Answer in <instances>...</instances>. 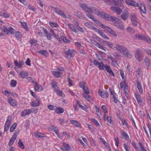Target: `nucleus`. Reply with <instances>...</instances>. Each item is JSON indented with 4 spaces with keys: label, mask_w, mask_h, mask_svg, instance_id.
<instances>
[{
    "label": "nucleus",
    "mask_w": 151,
    "mask_h": 151,
    "mask_svg": "<svg viewBox=\"0 0 151 151\" xmlns=\"http://www.w3.org/2000/svg\"><path fill=\"white\" fill-rule=\"evenodd\" d=\"M1 30L4 32L6 35H7L9 32L12 34H14L16 32L15 30L11 27H9L8 29L5 26H3L1 27Z\"/></svg>",
    "instance_id": "nucleus-1"
},
{
    "label": "nucleus",
    "mask_w": 151,
    "mask_h": 151,
    "mask_svg": "<svg viewBox=\"0 0 151 151\" xmlns=\"http://www.w3.org/2000/svg\"><path fill=\"white\" fill-rule=\"evenodd\" d=\"M12 120V116H8L4 126V131L5 132L7 131L9 129V126L11 123Z\"/></svg>",
    "instance_id": "nucleus-2"
},
{
    "label": "nucleus",
    "mask_w": 151,
    "mask_h": 151,
    "mask_svg": "<svg viewBox=\"0 0 151 151\" xmlns=\"http://www.w3.org/2000/svg\"><path fill=\"white\" fill-rule=\"evenodd\" d=\"M126 3L131 6L139 7L138 0H126Z\"/></svg>",
    "instance_id": "nucleus-3"
},
{
    "label": "nucleus",
    "mask_w": 151,
    "mask_h": 151,
    "mask_svg": "<svg viewBox=\"0 0 151 151\" xmlns=\"http://www.w3.org/2000/svg\"><path fill=\"white\" fill-rule=\"evenodd\" d=\"M131 20L133 25L137 26L138 22V19L136 15L134 14H131L130 15Z\"/></svg>",
    "instance_id": "nucleus-4"
},
{
    "label": "nucleus",
    "mask_w": 151,
    "mask_h": 151,
    "mask_svg": "<svg viewBox=\"0 0 151 151\" xmlns=\"http://www.w3.org/2000/svg\"><path fill=\"white\" fill-rule=\"evenodd\" d=\"M114 48L115 50L118 51L122 53H123L124 51L126 50L127 49L124 46L119 44H117L116 45V47H114Z\"/></svg>",
    "instance_id": "nucleus-5"
},
{
    "label": "nucleus",
    "mask_w": 151,
    "mask_h": 151,
    "mask_svg": "<svg viewBox=\"0 0 151 151\" xmlns=\"http://www.w3.org/2000/svg\"><path fill=\"white\" fill-rule=\"evenodd\" d=\"M135 56L136 59L140 62L142 60V56L141 51L139 49H137L135 51Z\"/></svg>",
    "instance_id": "nucleus-6"
},
{
    "label": "nucleus",
    "mask_w": 151,
    "mask_h": 151,
    "mask_svg": "<svg viewBox=\"0 0 151 151\" xmlns=\"http://www.w3.org/2000/svg\"><path fill=\"white\" fill-rule=\"evenodd\" d=\"M95 14L100 17L101 18L106 19L107 17H108V14L104 12H103L100 11L97 9V11H96Z\"/></svg>",
    "instance_id": "nucleus-7"
},
{
    "label": "nucleus",
    "mask_w": 151,
    "mask_h": 151,
    "mask_svg": "<svg viewBox=\"0 0 151 151\" xmlns=\"http://www.w3.org/2000/svg\"><path fill=\"white\" fill-rule=\"evenodd\" d=\"M115 6H118L122 9H123V3L124 0H112Z\"/></svg>",
    "instance_id": "nucleus-8"
},
{
    "label": "nucleus",
    "mask_w": 151,
    "mask_h": 151,
    "mask_svg": "<svg viewBox=\"0 0 151 151\" xmlns=\"http://www.w3.org/2000/svg\"><path fill=\"white\" fill-rule=\"evenodd\" d=\"M54 11L56 14L62 16L63 18H67L66 15L64 14L63 10L57 8H54Z\"/></svg>",
    "instance_id": "nucleus-9"
},
{
    "label": "nucleus",
    "mask_w": 151,
    "mask_h": 151,
    "mask_svg": "<svg viewBox=\"0 0 151 151\" xmlns=\"http://www.w3.org/2000/svg\"><path fill=\"white\" fill-rule=\"evenodd\" d=\"M18 134V132H15L14 134L12 137L10 139L9 143V145L10 146L14 143V141L16 139L17 134Z\"/></svg>",
    "instance_id": "nucleus-10"
},
{
    "label": "nucleus",
    "mask_w": 151,
    "mask_h": 151,
    "mask_svg": "<svg viewBox=\"0 0 151 151\" xmlns=\"http://www.w3.org/2000/svg\"><path fill=\"white\" fill-rule=\"evenodd\" d=\"M114 24L115 26L121 30H124V27L123 22L121 20H119L116 22Z\"/></svg>",
    "instance_id": "nucleus-11"
},
{
    "label": "nucleus",
    "mask_w": 151,
    "mask_h": 151,
    "mask_svg": "<svg viewBox=\"0 0 151 151\" xmlns=\"http://www.w3.org/2000/svg\"><path fill=\"white\" fill-rule=\"evenodd\" d=\"M74 52V51L73 50L69 49L65 52L66 55L65 57L67 58H70L73 56V53Z\"/></svg>",
    "instance_id": "nucleus-12"
},
{
    "label": "nucleus",
    "mask_w": 151,
    "mask_h": 151,
    "mask_svg": "<svg viewBox=\"0 0 151 151\" xmlns=\"http://www.w3.org/2000/svg\"><path fill=\"white\" fill-rule=\"evenodd\" d=\"M35 87V91H39L43 90V88L40 85L38 84L36 82L32 81Z\"/></svg>",
    "instance_id": "nucleus-13"
},
{
    "label": "nucleus",
    "mask_w": 151,
    "mask_h": 151,
    "mask_svg": "<svg viewBox=\"0 0 151 151\" xmlns=\"http://www.w3.org/2000/svg\"><path fill=\"white\" fill-rule=\"evenodd\" d=\"M104 29L107 31L108 32L113 36L115 37H117V35L114 31L109 27L106 26V27H105Z\"/></svg>",
    "instance_id": "nucleus-14"
},
{
    "label": "nucleus",
    "mask_w": 151,
    "mask_h": 151,
    "mask_svg": "<svg viewBox=\"0 0 151 151\" xmlns=\"http://www.w3.org/2000/svg\"><path fill=\"white\" fill-rule=\"evenodd\" d=\"M97 11V8L94 6L88 7L87 8L86 12L90 13H93L95 14L96 12Z\"/></svg>",
    "instance_id": "nucleus-15"
},
{
    "label": "nucleus",
    "mask_w": 151,
    "mask_h": 151,
    "mask_svg": "<svg viewBox=\"0 0 151 151\" xmlns=\"http://www.w3.org/2000/svg\"><path fill=\"white\" fill-rule=\"evenodd\" d=\"M48 129L50 131L55 132V133L57 135L58 137L60 139L61 138L60 135L58 132V129L57 127L52 126H51L48 127Z\"/></svg>",
    "instance_id": "nucleus-16"
},
{
    "label": "nucleus",
    "mask_w": 151,
    "mask_h": 151,
    "mask_svg": "<svg viewBox=\"0 0 151 151\" xmlns=\"http://www.w3.org/2000/svg\"><path fill=\"white\" fill-rule=\"evenodd\" d=\"M85 25L86 26L88 27L89 28L93 29L96 32L97 30H95V29H98L93 27V23L92 22H86L85 23Z\"/></svg>",
    "instance_id": "nucleus-17"
},
{
    "label": "nucleus",
    "mask_w": 151,
    "mask_h": 151,
    "mask_svg": "<svg viewBox=\"0 0 151 151\" xmlns=\"http://www.w3.org/2000/svg\"><path fill=\"white\" fill-rule=\"evenodd\" d=\"M134 95L138 104L140 105H141L143 101L141 99L140 96L138 93H135Z\"/></svg>",
    "instance_id": "nucleus-18"
},
{
    "label": "nucleus",
    "mask_w": 151,
    "mask_h": 151,
    "mask_svg": "<svg viewBox=\"0 0 151 151\" xmlns=\"http://www.w3.org/2000/svg\"><path fill=\"white\" fill-rule=\"evenodd\" d=\"M119 7H112L111 9L112 11L114 12H116L118 14H120L122 12V10L123 9H122V8Z\"/></svg>",
    "instance_id": "nucleus-19"
},
{
    "label": "nucleus",
    "mask_w": 151,
    "mask_h": 151,
    "mask_svg": "<svg viewBox=\"0 0 151 151\" xmlns=\"http://www.w3.org/2000/svg\"><path fill=\"white\" fill-rule=\"evenodd\" d=\"M105 68L107 71V72L109 73V76L111 77L112 75H113V76H114V73L112 70L110 68V67L109 66L106 65Z\"/></svg>",
    "instance_id": "nucleus-20"
},
{
    "label": "nucleus",
    "mask_w": 151,
    "mask_h": 151,
    "mask_svg": "<svg viewBox=\"0 0 151 151\" xmlns=\"http://www.w3.org/2000/svg\"><path fill=\"white\" fill-rule=\"evenodd\" d=\"M95 30H97L96 32H98L103 38L107 40L109 39V38L101 31L99 29Z\"/></svg>",
    "instance_id": "nucleus-21"
},
{
    "label": "nucleus",
    "mask_w": 151,
    "mask_h": 151,
    "mask_svg": "<svg viewBox=\"0 0 151 151\" xmlns=\"http://www.w3.org/2000/svg\"><path fill=\"white\" fill-rule=\"evenodd\" d=\"M40 100L39 99H36L35 101L32 102L31 106L33 107H37L39 106L40 104Z\"/></svg>",
    "instance_id": "nucleus-22"
},
{
    "label": "nucleus",
    "mask_w": 151,
    "mask_h": 151,
    "mask_svg": "<svg viewBox=\"0 0 151 151\" xmlns=\"http://www.w3.org/2000/svg\"><path fill=\"white\" fill-rule=\"evenodd\" d=\"M64 147L65 149L60 147V149L63 151H66L68 150H70L71 149V147L69 146V145L67 144L66 143H64L63 144Z\"/></svg>",
    "instance_id": "nucleus-23"
},
{
    "label": "nucleus",
    "mask_w": 151,
    "mask_h": 151,
    "mask_svg": "<svg viewBox=\"0 0 151 151\" xmlns=\"http://www.w3.org/2000/svg\"><path fill=\"white\" fill-rule=\"evenodd\" d=\"M8 102L12 106H17V101L11 98H9Z\"/></svg>",
    "instance_id": "nucleus-24"
},
{
    "label": "nucleus",
    "mask_w": 151,
    "mask_h": 151,
    "mask_svg": "<svg viewBox=\"0 0 151 151\" xmlns=\"http://www.w3.org/2000/svg\"><path fill=\"white\" fill-rule=\"evenodd\" d=\"M68 26L70 29L73 32L75 33H77L78 31L75 27V26L71 24H68Z\"/></svg>",
    "instance_id": "nucleus-25"
},
{
    "label": "nucleus",
    "mask_w": 151,
    "mask_h": 151,
    "mask_svg": "<svg viewBox=\"0 0 151 151\" xmlns=\"http://www.w3.org/2000/svg\"><path fill=\"white\" fill-rule=\"evenodd\" d=\"M137 87L139 93L142 94L143 93V89L141 84L138 81H137Z\"/></svg>",
    "instance_id": "nucleus-26"
},
{
    "label": "nucleus",
    "mask_w": 151,
    "mask_h": 151,
    "mask_svg": "<svg viewBox=\"0 0 151 151\" xmlns=\"http://www.w3.org/2000/svg\"><path fill=\"white\" fill-rule=\"evenodd\" d=\"M14 64L18 68H22V66L23 65L24 63L23 61H20L18 63L16 60H14Z\"/></svg>",
    "instance_id": "nucleus-27"
},
{
    "label": "nucleus",
    "mask_w": 151,
    "mask_h": 151,
    "mask_svg": "<svg viewBox=\"0 0 151 151\" xmlns=\"http://www.w3.org/2000/svg\"><path fill=\"white\" fill-rule=\"evenodd\" d=\"M93 21L95 22L97 24L99 25V26H101V27L104 29L105 27L106 26L102 24L101 22L96 19H94Z\"/></svg>",
    "instance_id": "nucleus-28"
},
{
    "label": "nucleus",
    "mask_w": 151,
    "mask_h": 151,
    "mask_svg": "<svg viewBox=\"0 0 151 151\" xmlns=\"http://www.w3.org/2000/svg\"><path fill=\"white\" fill-rule=\"evenodd\" d=\"M139 9L141 13L145 14L146 12V10L144 5L142 4L140 6H139Z\"/></svg>",
    "instance_id": "nucleus-29"
},
{
    "label": "nucleus",
    "mask_w": 151,
    "mask_h": 151,
    "mask_svg": "<svg viewBox=\"0 0 151 151\" xmlns=\"http://www.w3.org/2000/svg\"><path fill=\"white\" fill-rule=\"evenodd\" d=\"M34 135V136L37 138H42L45 137L44 135L40 132L35 133Z\"/></svg>",
    "instance_id": "nucleus-30"
},
{
    "label": "nucleus",
    "mask_w": 151,
    "mask_h": 151,
    "mask_svg": "<svg viewBox=\"0 0 151 151\" xmlns=\"http://www.w3.org/2000/svg\"><path fill=\"white\" fill-rule=\"evenodd\" d=\"M144 36L141 34H136L134 35V38L135 40L139 39L142 40L143 39Z\"/></svg>",
    "instance_id": "nucleus-31"
},
{
    "label": "nucleus",
    "mask_w": 151,
    "mask_h": 151,
    "mask_svg": "<svg viewBox=\"0 0 151 151\" xmlns=\"http://www.w3.org/2000/svg\"><path fill=\"white\" fill-rule=\"evenodd\" d=\"M55 112L57 114H61L64 112V109L61 107L57 108L55 109Z\"/></svg>",
    "instance_id": "nucleus-32"
},
{
    "label": "nucleus",
    "mask_w": 151,
    "mask_h": 151,
    "mask_svg": "<svg viewBox=\"0 0 151 151\" xmlns=\"http://www.w3.org/2000/svg\"><path fill=\"white\" fill-rule=\"evenodd\" d=\"M117 19L116 17H113L108 14V17H106V19L113 22L116 21Z\"/></svg>",
    "instance_id": "nucleus-33"
},
{
    "label": "nucleus",
    "mask_w": 151,
    "mask_h": 151,
    "mask_svg": "<svg viewBox=\"0 0 151 151\" xmlns=\"http://www.w3.org/2000/svg\"><path fill=\"white\" fill-rule=\"evenodd\" d=\"M105 43L110 48L114 50V47H116V45H115L114 44L107 41L105 42Z\"/></svg>",
    "instance_id": "nucleus-34"
},
{
    "label": "nucleus",
    "mask_w": 151,
    "mask_h": 151,
    "mask_svg": "<svg viewBox=\"0 0 151 151\" xmlns=\"http://www.w3.org/2000/svg\"><path fill=\"white\" fill-rule=\"evenodd\" d=\"M70 123L76 125L77 127H80L81 125L80 123L78 122L77 121L74 120H71L70 121Z\"/></svg>",
    "instance_id": "nucleus-35"
},
{
    "label": "nucleus",
    "mask_w": 151,
    "mask_h": 151,
    "mask_svg": "<svg viewBox=\"0 0 151 151\" xmlns=\"http://www.w3.org/2000/svg\"><path fill=\"white\" fill-rule=\"evenodd\" d=\"M19 74L20 77L22 78H25L28 75V73L25 71L19 72Z\"/></svg>",
    "instance_id": "nucleus-36"
},
{
    "label": "nucleus",
    "mask_w": 151,
    "mask_h": 151,
    "mask_svg": "<svg viewBox=\"0 0 151 151\" xmlns=\"http://www.w3.org/2000/svg\"><path fill=\"white\" fill-rule=\"evenodd\" d=\"M121 19L124 21H125L127 20L128 17V14L126 13L122 14L121 15Z\"/></svg>",
    "instance_id": "nucleus-37"
},
{
    "label": "nucleus",
    "mask_w": 151,
    "mask_h": 151,
    "mask_svg": "<svg viewBox=\"0 0 151 151\" xmlns=\"http://www.w3.org/2000/svg\"><path fill=\"white\" fill-rule=\"evenodd\" d=\"M144 62L145 63V65L146 67L147 68L149 67L150 65V60L147 57H146L145 59Z\"/></svg>",
    "instance_id": "nucleus-38"
},
{
    "label": "nucleus",
    "mask_w": 151,
    "mask_h": 151,
    "mask_svg": "<svg viewBox=\"0 0 151 151\" xmlns=\"http://www.w3.org/2000/svg\"><path fill=\"white\" fill-rule=\"evenodd\" d=\"M123 53L126 56H127L128 58L130 59L131 58L132 56L129 52L128 50L127 49H126V50L124 51V52Z\"/></svg>",
    "instance_id": "nucleus-39"
},
{
    "label": "nucleus",
    "mask_w": 151,
    "mask_h": 151,
    "mask_svg": "<svg viewBox=\"0 0 151 151\" xmlns=\"http://www.w3.org/2000/svg\"><path fill=\"white\" fill-rule=\"evenodd\" d=\"M18 143V146L20 148L22 149H24V145L23 144L22 142V141L21 139H19Z\"/></svg>",
    "instance_id": "nucleus-40"
},
{
    "label": "nucleus",
    "mask_w": 151,
    "mask_h": 151,
    "mask_svg": "<svg viewBox=\"0 0 151 151\" xmlns=\"http://www.w3.org/2000/svg\"><path fill=\"white\" fill-rule=\"evenodd\" d=\"M21 25L22 27L24 28L25 30L27 31H29L28 27L27 25L26 22H23L21 23Z\"/></svg>",
    "instance_id": "nucleus-41"
},
{
    "label": "nucleus",
    "mask_w": 151,
    "mask_h": 151,
    "mask_svg": "<svg viewBox=\"0 0 151 151\" xmlns=\"http://www.w3.org/2000/svg\"><path fill=\"white\" fill-rule=\"evenodd\" d=\"M83 96L88 101H90L91 100V97L90 96V95L86 94H83Z\"/></svg>",
    "instance_id": "nucleus-42"
},
{
    "label": "nucleus",
    "mask_w": 151,
    "mask_h": 151,
    "mask_svg": "<svg viewBox=\"0 0 151 151\" xmlns=\"http://www.w3.org/2000/svg\"><path fill=\"white\" fill-rule=\"evenodd\" d=\"M17 125V123H15L12 125V126L10 129V132H13L15 129H16V125Z\"/></svg>",
    "instance_id": "nucleus-43"
},
{
    "label": "nucleus",
    "mask_w": 151,
    "mask_h": 151,
    "mask_svg": "<svg viewBox=\"0 0 151 151\" xmlns=\"http://www.w3.org/2000/svg\"><path fill=\"white\" fill-rule=\"evenodd\" d=\"M52 74L55 77L59 78L61 76V75L58 71H52Z\"/></svg>",
    "instance_id": "nucleus-44"
},
{
    "label": "nucleus",
    "mask_w": 151,
    "mask_h": 151,
    "mask_svg": "<svg viewBox=\"0 0 151 151\" xmlns=\"http://www.w3.org/2000/svg\"><path fill=\"white\" fill-rule=\"evenodd\" d=\"M122 135L126 140H129V136L125 131L123 132L122 133Z\"/></svg>",
    "instance_id": "nucleus-45"
},
{
    "label": "nucleus",
    "mask_w": 151,
    "mask_h": 151,
    "mask_svg": "<svg viewBox=\"0 0 151 151\" xmlns=\"http://www.w3.org/2000/svg\"><path fill=\"white\" fill-rule=\"evenodd\" d=\"M50 25L53 27H58L59 25L58 24L55 22H50L49 23Z\"/></svg>",
    "instance_id": "nucleus-46"
},
{
    "label": "nucleus",
    "mask_w": 151,
    "mask_h": 151,
    "mask_svg": "<svg viewBox=\"0 0 151 151\" xmlns=\"http://www.w3.org/2000/svg\"><path fill=\"white\" fill-rule=\"evenodd\" d=\"M127 30L131 33L133 34L135 32V30L130 27H129L127 29Z\"/></svg>",
    "instance_id": "nucleus-47"
},
{
    "label": "nucleus",
    "mask_w": 151,
    "mask_h": 151,
    "mask_svg": "<svg viewBox=\"0 0 151 151\" xmlns=\"http://www.w3.org/2000/svg\"><path fill=\"white\" fill-rule=\"evenodd\" d=\"M14 34L15 35L16 38H19L22 35L21 32L18 31H16Z\"/></svg>",
    "instance_id": "nucleus-48"
},
{
    "label": "nucleus",
    "mask_w": 151,
    "mask_h": 151,
    "mask_svg": "<svg viewBox=\"0 0 151 151\" xmlns=\"http://www.w3.org/2000/svg\"><path fill=\"white\" fill-rule=\"evenodd\" d=\"M106 65H104L102 62H101L100 63L99 65H98V68L100 70H103L104 68H105V67Z\"/></svg>",
    "instance_id": "nucleus-49"
},
{
    "label": "nucleus",
    "mask_w": 151,
    "mask_h": 151,
    "mask_svg": "<svg viewBox=\"0 0 151 151\" xmlns=\"http://www.w3.org/2000/svg\"><path fill=\"white\" fill-rule=\"evenodd\" d=\"M17 84V82L16 81L14 80H11L10 83V85L11 86L13 87H15Z\"/></svg>",
    "instance_id": "nucleus-50"
},
{
    "label": "nucleus",
    "mask_w": 151,
    "mask_h": 151,
    "mask_svg": "<svg viewBox=\"0 0 151 151\" xmlns=\"http://www.w3.org/2000/svg\"><path fill=\"white\" fill-rule=\"evenodd\" d=\"M92 122L96 125L99 126H100L98 122V121L94 118H92L91 119Z\"/></svg>",
    "instance_id": "nucleus-51"
},
{
    "label": "nucleus",
    "mask_w": 151,
    "mask_h": 151,
    "mask_svg": "<svg viewBox=\"0 0 151 151\" xmlns=\"http://www.w3.org/2000/svg\"><path fill=\"white\" fill-rule=\"evenodd\" d=\"M143 40L145 42H148L149 43L151 42V39L149 37H145L144 36Z\"/></svg>",
    "instance_id": "nucleus-52"
},
{
    "label": "nucleus",
    "mask_w": 151,
    "mask_h": 151,
    "mask_svg": "<svg viewBox=\"0 0 151 151\" xmlns=\"http://www.w3.org/2000/svg\"><path fill=\"white\" fill-rule=\"evenodd\" d=\"M38 52L42 55L45 56H47L48 54L47 52L45 50L40 51Z\"/></svg>",
    "instance_id": "nucleus-53"
},
{
    "label": "nucleus",
    "mask_w": 151,
    "mask_h": 151,
    "mask_svg": "<svg viewBox=\"0 0 151 151\" xmlns=\"http://www.w3.org/2000/svg\"><path fill=\"white\" fill-rule=\"evenodd\" d=\"M80 7L83 9L84 10L86 11L87 8L88 7L85 4H81L80 5Z\"/></svg>",
    "instance_id": "nucleus-54"
},
{
    "label": "nucleus",
    "mask_w": 151,
    "mask_h": 151,
    "mask_svg": "<svg viewBox=\"0 0 151 151\" xmlns=\"http://www.w3.org/2000/svg\"><path fill=\"white\" fill-rule=\"evenodd\" d=\"M61 39L63 40V41L65 42L68 43L69 42V40H68L65 37H64V36H61Z\"/></svg>",
    "instance_id": "nucleus-55"
},
{
    "label": "nucleus",
    "mask_w": 151,
    "mask_h": 151,
    "mask_svg": "<svg viewBox=\"0 0 151 151\" xmlns=\"http://www.w3.org/2000/svg\"><path fill=\"white\" fill-rule=\"evenodd\" d=\"M84 90V92L87 94H89L90 93V92L89 90L88 89V88L87 86H86L85 87H84L83 88H82Z\"/></svg>",
    "instance_id": "nucleus-56"
},
{
    "label": "nucleus",
    "mask_w": 151,
    "mask_h": 151,
    "mask_svg": "<svg viewBox=\"0 0 151 151\" xmlns=\"http://www.w3.org/2000/svg\"><path fill=\"white\" fill-rule=\"evenodd\" d=\"M86 84V83L84 82H81L79 83L80 87L82 88H83L84 87L86 86L85 85Z\"/></svg>",
    "instance_id": "nucleus-57"
},
{
    "label": "nucleus",
    "mask_w": 151,
    "mask_h": 151,
    "mask_svg": "<svg viewBox=\"0 0 151 151\" xmlns=\"http://www.w3.org/2000/svg\"><path fill=\"white\" fill-rule=\"evenodd\" d=\"M57 93L63 97H64L65 96L64 94L60 90Z\"/></svg>",
    "instance_id": "nucleus-58"
},
{
    "label": "nucleus",
    "mask_w": 151,
    "mask_h": 151,
    "mask_svg": "<svg viewBox=\"0 0 151 151\" xmlns=\"http://www.w3.org/2000/svg\"><path fill=\"white\" fill-rule=\"evenodd\" d=\"M59 121L62 125H64L65 123V121L63 119L60 118L59 119Z\"/></svg>",
    "instance_id": "nucleus-59"
},
{
    "label": "nucleus",
    "mask_w": 151,
    "mask_h": 151,
    "mask_svg": "<svg viewBox=\"0 0 151 151\" xmlns=\"http://www.w3.org/2000/svg\"><path fill=\"white\" fill-rule=\"evenodd\" d=\"M99 94L102 98H104L105 97L104 94L105 93H104L103 91L99 90Z\"/></svg>",
    "instance_id": "nucleus-60"
},
{
    "label": "nucleus",
    "mask_w": 151,
    "mask_h": 151,
    "mask_svg": "<svg viewBox=\"0 0 151 151\" xmlns=\"http://www.w3.org/2000/svg\"><path fill=\"white\" fill-rule=\"evenodd\" d=\"M120 74L122 79H124L125 78V77L124 76V73L123 70H120Z\"/></svg>",
    "instance_id": "nucleus-61"
},
{
    "label": "nucleus",
    "mask_w": 151,
    "mask_h": 151,
    "mask_svg": "<svg viewBox=\"0 0 151 151\" xmlns=\"http://www.w3.org/2000/svg\"><path fill=\"white\" fill-rule=\"evenodd\" d=\"M77 104L79 106V107L81 108L83 110H85L86 109V108L84 106L80 104L79 102L78 101H77Z\"/></svg>",
    "instance_id": "nucleus-62"
},
{
    "label": "nucleus",
    "mask_w": 151,
    "mask_h": 151,
    "mask_svg": "<svg viewBox=\"0 0 151 151\" xmlns=\"http://www.w3.org/2000/svg\"><path fill=\"white\" fill-rule=\"evenodd\" d=\"M27 111L26 109L24 110V111H22L21 114V115L22 116H24L25 115H27Z\"/></svg>",
    "instance_id": "nucleus-63"
},
{
    "label": "nucleus",
    "mask_w": 151,
    "mask_h": 151,
    "mask_svg": "<svg viewBox=\"0 0 151 151\" xmlns=\"http://www.w3.org/2000/svg\"><path fill=\"white\" fill-rule=\"evenodd\" d=\"M37 42V40L35 39H32L29 41V43L31 44H36Z\"/></svg>",
    "instance_id": "nucleus-64"
}]
</instances>
